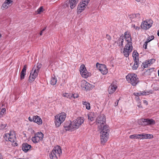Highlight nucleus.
<instances>
[{"label": "nucleus", "mask_w": 159, "mask_h": 159, "mask_svg": "<svg viewBox=\"0 0 159 159\" xmlns=\"http://www.w3.org/2000/svg\"><path fill=\"white\" fill-rule=\"evenodd\" d=\"M84 122V119L83 117H78L70 123L65 124L64 128L66 130L73 131L80 127Z\"/></svg>", "instance_id": "f257e3e1"}, {"label": "nucleus", "mask_w": 159, "mask_h": 159, "mask_svg": "<svg viewBox=\"0 0 159 159\" xmlns=\"http://www.w3.org/2000/svg\"><path fill=\"white\" fill-rule=\"evenodd\" d=\"M126 45L124 49L123 54L125 56L127 57L133 50L132 43L130 35L128 32L125 33Z\"/></svg>", "instance_id": "f03ea898"}, {"label": "nucleus", "mask_w": 159, "mask_h": 159, "mask_svg": "<svg viewBox=\"0 0 159 159\" xmlns=\"http://www.w3.org/2000/svg\"><path fill=\"white\" fill-rule=\"evenodd\" d=\"M41 67V65L40 63H38L34 66L33 68L29 77V81L30 82L33 81L38 75L40 69Z\"/></svg>", "instance_id": "7ed1b4c3"}, {"label": "nucleus", "mask_w": 159, "mask_h": 159, "mask_svg": "<svg viewBox=\"0 0 159 159\" xmlns=\"http://www.w3.org/2000/svg\"><path fill=\"white\" fill-rule=\"evenodd\" d=\"M66 114L64 112H61L55 116L54 123L56 126L59 127L65 120Z\"/></svg>", "instance_id": "20e7f679"}, {"label": "nucleus", "mask_w": 159, "mask_h": 159, "mask_svg": "<svg viewBox=\"0 0 159 159\" xmlns=\"http://www.w3.org/2000/svg\"><path fill=\"white\" fill-rule=\"evenodd\" d=\"M126 77L128 82L134 86H136L139 82V79L135 74L133 73L129 74Z\"/></svg>", "instance_id": "39448f33"}, {"label": "nucleus", "mask_w": 159, "mask_h": 159, "mask_svg": "<svg viewBox=\"0 0 159 159\" xmlns=\"http://www.w3.org/2000/svg\"><path fill=\"white\" fill-rule=\"evenodd\" d=\"M96 121L98 125V129H102L104 126H107L106 124L105 116L103 114L98 116L96 118Z\"/></svg>", "instance_id": "423d86ee"}, {"label": "nucleus", "mask_w": 159, "mask_h": 159, "mask_svg": "<svg viewBox=\"0 0 159 159\" xmlns=\"http://www.w3.org/2000/svg\"><path fill=\"white\" fill-rule=\"evenodd\" d=\"M4 138L6 141L14 143V145L17 146V143L15 142L16 139V135L14 131H11L9 133L5 134Z\"/></svg>", "instance_id": "0eeeda50"}, {"label": "nucleus", "mask_w": 159, "mask_h": 159, "mask_svg": "<svg viewBox=\"0 0 159 159\" xmlns=\"http://www.w3.org/2000/svg\"><path fill=\"white\" fill-rule=\"evenodd\" d=\"M80 71L81 76L84 78H87L91 75V73L87 70L84 64L81 65Z\"/></svg>", "instance_id": "6e6552de"}, {"label": "nucleus", "mask_w": 159, "mask_h": 159, "mask_svg": "<svg viewBox=\"0 0 159 159\" xmlns=\"http://www.w3.org/2000/svg\"><path fill=\"white\" fill-rule=\"evenodd\" d=\"M43 137V134L41 132H39L34 134L31 140L34 143H36L42 141Z\"/></svg>", "instance_id": "1a4fd4ad"}, {"label": "nucleus", "mask_w": 159, "mask_h": 159, "mask_svg": "<svg viewBox=\"0 0 159 159\" xmlns=\"http://www.w3.org/2000/svg\"><path fill=\"white\" fill-rule=\"evenodd\" d=\"M81 86L83 90L85 91L92 89L94 87L93 85L90 84L84 80H82Z\"/></svg>", "instance_id": "9d476101"}, {"label": "nucleus", "mask_w": 159, "mask_h": 159, "mask_svg": "<svg viewBox=\"0 0 159 159\" xmlns=\"http://www.w3.org/2000/svg\"><path fill=\"white\" fill-rule=\"evenodd\" d=\"M152 23L153 21L151 20H148L144 21L141 24V28L143 30H147L151 27Z\"/></svg>", "instance_id": "9b49d317"}, {"label": "nucleus", "mask_w": 159, "mask_h": 159, "mask_svg": "<svg viewBox=\"0 0 159 159\" xmlns=\"http://www.w3.org/2000/svg\"><path fill=\"white\" fill-rule=\"evenodd\" d=\"M96 66L103 75H105L107 73L108 70L105 65L97 63L96 64Z\"/></svg>", "instance_id": "f8f14e48"}, {"label": "nucleus", "mask_w": 159, "mask_h": 159, "mask_svg": "<svg viewBox=\"0 0 159 159\" xmlns=\"http://www.w3.org/2000/svg\"><path fill=\"white\" fill-rule=\"evenodd\" d=\"M100 131V135H102L103 136H108L109 135V127L108 126H104L102 129H98Z\"/></svg>", "instance_id": "ddd939ff"}, {"label": "nucleus", "mask_w": 159, "mask_h": 159, "mask_svg": "<svg viewBox=\"0 0 159 159\" xmlns=\"http://www.w3.org/2000/svg\"><path fill=\"white\" fill-rule=\"evenodd\" d=\"M117 88V85L116 82H113L109 86L108 92L109 94L113 93L116 90Z\"/></svg>", "instance_id": "4468645a"}, {"label": "nucleus", "mask_w": 159, "mask_h": 159, "mask_svg": "<svg viewBox=\"0 0 159 159\" xmlns=\"http://www.w3.org/2000/svg\"><path fill=\"white\" fill-rule=\"evenodd\" d=\"M12 0H6L2 6V9H7L12 5Z\"/></svg>", "instance_id": "2eb2a0df"}, {"label": "nucleus", "mask_w": 159, "mask_h": 159, "mask_svg": "<svg viewBox=\"0 0 159 159\" xmlns=\"http://www.w3.org/2000/svg\"><path fill=\"white\" fill-rule=\"evenodd\" d=\"M129 18L132 21H138L140 19V14L139 13L132 14L130 15Z\"/></svg>", "instance_id": "dca6fc26"}, {"label": "nucleus", "mask_w": 159, "mask_h": 159, "mask_svg": "<svg viewBox=\"0 0 159 159\" xmlns=\"http://www.w3.org/2000/svg\"><path fill=\"white\" fill-rule=\"evenodd\" d=\"M52 150L58 157H59L61 154V150L59 146H56Z\"/></svg>", "instance_id": "f3484780"}, {"label": "nucleus", "mask_w": 159, "mask_h": 159, "mask_svg": "<svg viewBox=\"0 0 159 159\" xmlns=\"http://www.w3.org/2000/svg\"><path fill=\"white\" fill-rule=\"evenodd\" d=\"M86 7V6L83 4L80 3L78 6L77 10V13L78 14H80L85 9Z\"/></svg>", "instance_id": "a211bd4d"}, {"label": "nucleus", "mask_w": 159, "mask_h": 159, "mask_svg": "<svg viewBox=\"0 0 159 159\" xmlns=\"http://www.w3.org/2000/svg\"><path fill=\"white\" fill-rule=\"evenodd\" d=\"M149 94V92H146V91L140 92L139 93H134V94L135 96H136V99L137 100H139V98L138 97V96H140L141 95H148Z\"/></svg>", "instance_id": "6ab92c4d"}, {"label": "nucleus", "mask_w": 159, "mask_h": 159, "mask_svg": "<svg viewBox=\"0 0 159 159\" xmlns=\"http://www.w3.org/2000/svg\"><path fill=\"white\" fill-rule=\"evenodd\" d=\"M144 125H153L155 124V121L152 119H143Z\"/></svg>", "instance_id": "aec40b11"}, {"label": "nucleus", "mask_w": 159, "mask_h": 159, "mask_svg": "<svg viewBox=\"0 0 159 159\" xmlns=\"http://www.w3.org/2000/svg\"><path fill=\"white\" fill-rule=\"evenodd\" d=\"M78 1L79 0H69V3L71 9H73L76 6Z\"/></svg>", "instance_id": "412c9836"}, {"label": "nucleus", "mask_w": 159, "mask_h": 159, "mask_svg": "<svg viewBox=\"0 0 159 159\" xmlns=\"http://www.w3.org/2000/svg\"><path fill=\"white\" fill-rule=\"evenodd\" d=\"M31 148V145L27 143H24L22 145V149L25 152H27Z\"/></svg>", "instance_id": "4be33fe9"}, {"label": "nucleus", "mask_w": 159, "mask_h": 159, "mask_svg": "<svg viewBox=\"0 0 159 159\" xmlns=\"http://www.w3.org/2000/svg\"><path fill=\"white\" fill-rule=\"evenodd\" d=\"M27 66L26 65L24 66L23 69H22L20 73V79L21 80L24 79L25 76L26 74V70Z\"/></svg>", "instance_id": "5701e85b"}, {"label": "nucleus", "mask_w": 159, "mask_h": 159, "mask_svg": "<svg viewBox=\"0 0 159 159\" xmlns=\"http://www.w3.org/2000/svg\"><path fill=\"white\" fill-rule=\"evenodd\" d=\"M34 122L38 125H41L42 123V121L41 118L38 116H34Z\"/></svg>", "instance_id": "b1692460"}, {"label": "nucleus", "mask_w": 159, "mask_h": 159, "mask_svg": "<svg viewBox=\"0 0 159 159\" xmlns=\"http://www.w3.org/2000/svg\"><path fill=\"white\" fill-rule=\"evenodd\" d=\"M108 138V136H103L102 135H100V141L101 143L104 145L107 142Z\"/></svg>", "instance_id": "393cba45"}, {"label": "nucleus", "mask_w": 159, "mask_h": 159, "mask_svg": "<svg viewBox=\"0 0 159 159\" xmlns=\"http://www.w3.org/2000/svg\"><path fill=\"white\" fill-rule=\"evenodd\" d=\"M95 117V114L93 112H90L88 114V119L91 121H92L94 120Z\"/></svg>", "instance_id": "a878e982"}, {"label": "nucleus", "mask_w": 159, "mask_h": 159, "mask_svg": "<svg viewBox=\"0 0 159 159\" xmlns=\"http://www.w3.org/2000/svg\"><path fill=\"white\" fill-rule=\"evenodd\" d=\"M49 156L51 159H57L58 157L52 150L49 153Z\"/></svg>", "instance_id": "bb28decb"}, {"label": "nucleus", "mask_w": 159, "mask_h": 159, "mask_svg": "<svg viewBox=\"0 0 159 159\" xmlns=\"http://www.w3.org/2000/svg\"><path fill=\"white\" fill-rule=\"evenodd\" d=\"M125 38L124 37L121 36L119 38L118 40V43L119 46H122L123 45V43L125 39Z\"/></svg>", "instance_id": "cd10ccee"}, {"label": "nucleus", "mask_w": 159, "mask_h": 159, "mask_svg": "<svg viewBox=\"0 0 159 159\" xmlns=\"http://www.w3.org/2000/svg\"><path fill=\"white\" fill-rule=\"evenodd\" d=\"M132 55L134 61H139L138 54L136 51H134Z\"/></svg>", "instance_id": "c85d7f7f"}, {"label": "nucleus", "mask_w": 159, "mask_h": 159, "mask_svg": "<svg viewBox=\"0 0 159 159\" xmlns=\"http://www.w3.org/2000/svg\"><path fill=\"white\" fill-rule=\"evenodd\" d=\"M82 104L84 106H85L86 107V108L87 109L89 110L90 109V104L89 102L83 101H82Z\"/></svg>", "instance_id": "c756f323"}, {"label": "nucleus", "mask_w": 159, "mask_h": 159, "mask_svg": "<svg viewBox=\"0 0 159 159\" xmlns=\"http://www.w3.org/2000/svg\"><path fill=\"white\" fill-rule=\"evenodd\" d=\"M57 81V79L55 77H52L51 79V84L52 85H54L56 84Z\"/></svg>", "instance_id": "7c9ffc66"}, {"label": "nucleus", "mask_w": 159, "mask_h": 159, "mask_svg": "<svg viewBox=\"0 0 159 159\" xmlns=\"http://www.w3.org/2000/svg\"><path fill=\"white\" fill-rule=\"evenodd\" d=\"M138 61H134V63L132 66L133 69L135 70L138 68L139 66Z\"/></svg>", "instance_id": "2f4dec72"}, {"label": "nucleus", "mask_w": 159, "mask_h": 159, "mask_svg": "<svg viewBox=\"0 0 159 159\" xmlns=\"http://www.w3.org/2000/svg\"><path fill=\"white\" fill-rule=\"evenodd\" d=\"M62 96L65 97L70 99H71L72 98V95H71V94H69L67 93H64L62 94Z\"/></svg>", "instance_id": "473e14b6"}, {"label": "nucleus", "mask_w": 159, "mask_h": 159, "mask_svg": "<svg viewBox=\"0 0 159 159\" xmlns=\"http://www.w3.org/2000/svg\"><path fill=\"white\" fill-rule=\"evenodd\" d=\"M89 1L90 0H82L80 3L83 4L85 6L87 7Z\"/></svg>", "instance_id": "72a5a7b5"}, {"label": "nucleus", "mask_w": 159, "mask_h": 159, "mask_svg": "<svg viewBox=\"0 0 159 159\" xmlns=\"http://www.w3.org/2000/svg\"><path fill=\"white\" fill-rule=\"evenodd\" d=\"M139 134H133L129 136V137L130 139H139Z\"/></svg>", "instance_id": "f704fd0d"}, {"label": "nucleus", "mask_w": 159, "mask_h": 159, "mask_svg": "<svg viewBox=\"0 0 159 159\" xmlns=\"http://www.w3.org/2000/svg\"><path fill=\"white\" fill-rule=\"evenodd\" d=\"M6 109L4 108H2L0 112V117L2 116L3 115L5 114Z\"/></svg>", "instance_id": "c9c22d12"}, {"label": "nucleus", "mask_w": 159, "mask_h": 159, "mask_svg": "<svg viewBox=\"0 0 159 159\" xmlns=\"http://www.w3.org/2000/svg\"><path fill=\"white\" fill-rule=\"evenodd\" d=\"M43 7H41L39 8L37 11L36 12L37 14H40L42 12H43Z\"/></svg>", "instance_id": "e433bc0d"}, {"label": "nucleus", "mask_w": 159, "mask_h": 159, "mask_svg": "<svg viewBox=\"0 0 159 159\" xmlns=\"http://www.w3.org/2000/svg\"><path fill=\"white\" fill-rule=\"evenodd\" d=\"M153 138V135L152 134H146L145 135V139H150Z\"/></svg>", "instance_id": "4c0bfd02"}, {"label": "nucleus", "mask_w": 159, "mask_h": 159, "mask_svg": "<svg viewBox=\"0 0 159 159\" xmlns=\"http://www.w3.org/2000/svg\"><path fill=\"white\" fill-rule=\"evenodd\" d=\"M147 62H148V60L146 61L145 62H144L143 63V67H144V68H147L149 66H150V64H149V63Z\"/></svg>", "instance_id": "58836bf2"}, {"label": "nucleus", "mask_w": 159, "mask_h": 159, "mask_svg": "<svg viewBox=\"0 0 159 159\" xmlns=\"http://www.w3.org/2000/svg\"><path fill=\"white\" fill-rule=\"evenodd\" d=\"M154 39V36L152 35L150 36L148 38V39H147V40L146 42H147V43H149L150 41L153 40Z\"/></svg>", "instance_id": "ea45409f"}, {"label": "nucleus", "mask_w": 159, "mask_h": 159, "mask_svg": "<svg viewBox=\"0 0 159 159\" xmlns=\"http://www.w3.org/2000/svg\"><path fill=\"white\" fill-rule=\"evenodd\" d=\"M145 134L143 133L142 134H139V139H145V138H144L145 137V135H146Z\"/></svg>", "instance_id": "a19ab883"}, {"label": "nucleus", "mask_w": 159, "mask_h": 159, "mask_svg": "<svg viewBox=\"0 0 159 159\" xmlns=\"http://www.w3.org/2000/svg\"><path fill=\"white\" fill-rule=\"evenodd\" d=\"M138 123L139 125H144V122H143V119H140L138 120Z\"/></svg>", "instance_id": "79ce46f5"}, {"label": "nucleus", "mask_w": 159, "mask_h": 159, "mask_svg": "<svg viewBox=\"0 0 159 159\" xmlns=\"http://www.w3.org/2000/svg\"><path fill=\"white\" fill-rule=\"evenodd\" d=\"M148 62L149 63V64H150V65H151L155 62V60L154 59H151L149 60H148Z\"/></svg>", "instance_id": "37998d69"}, {"label": "nucleus", "mask_w": 159, "mask_h": 159, "mask_svg": "<svg viewBox=\"0 0 159 159\" xmlns=\"http://www.w3.org/2000/svg\"><path fill=\"white\" fill-rule=\"evenodd\" d=\"M132 27L136 30H139V26H135L134 25H133Z\"/></svg>", "instance_id": "c03bdc74"}, {"label": "nucleus", "mask_w": 159, "mask_h": 159, "mask_svg": "<svg viewBox=\"0 0 159 159\" xmlns=\"http://www.w3.org/2000/svg\"><path fill=\"white\" fill-rule=\"evenodd\" d=\"M71 95H72V97L74 98H77L79 97V95L77 94H71Z\"/></svg>", "instance_id": "a18cd8bd"}, {"label": "nucleus", "mask_w": 159, "mask_h": 159, "mask_svg": "<svg viewBox=\"0 0 159 159\" xmlns=\"http://www.w3.org/2000/svg\"><path fill=\"white\" fill-rule=\"evenodd\" d=\"M34 116H33V117H29V120L30 121H34Z\"/></svg>", "instance_id": "49530a36"}, {"label": "nucleus", "mask_w": 159, "mask_h": 159, "mask_svg": "<svg viewBox=\"0 0 159 159\" xmlns=\"http://www.w3.org/2000/svg\"><path fill=\"white\" fill-rule=\"evenodd\" d=\"M6 124H2L1 126H0V128L1 129H3L6 127Z\"/></svg>", "instance_id": "de8ad7c7"}, {"label": "nucleus", "mask_w": 159, "mask_h": 159, "mask_svg": "<svg viewBox=\"0 0 159 159\" xmlns=\"http://www.w3.org/2000/svg\"><path fill=\"white\" fill-rule=\"evenodd\" d=\"M148 43H147V42H146L143 45V48L145 49H146L147 48V45Z\"/></svg>", "instance_id": "09e8293b"}, {"label": "nucleus", "mask_w": 159, "mask_h": 159, "mask_svg": "<svg viewBox=\"0 0 159 159\" xmlns=\"http://www.w3.org/2000/svg\"><path fill=\"white\" fill-rule=\"evenodd\" d=\"M106 38L108 40H110L111 39V37L110 35L107 34L106 35Z\"/></svg>", "instance_id": "8fccbe9b"}, {"label": "nucleus", "mask_w": 159, "mask_h": 159, "mask_svg": "<svg viewBox=\"0 0 159 159\" xmlns=\"http://www.w3.org/2000/svg\"><path fill=\"white\" fill-rule=\"evenodd\" d=\"M143 103L146 105H148V102L147 101L145 100H143Z\"/></svg>", "instance_id": "3c124183"}, {"label": "nucleus", "mask_w": 159, "mask_h": 159, "mask_svg": "<svg viewBox=\"0 0 159 159\" xmlns=\"http://www.w3.org/2000/svg\"><path fill=\"white\" fill-rule=\"evenodd\" d=\"M46 28H45L44 29H43L40 32V35H41L42 34V33L43 32L44 30Z\"/></svg>", "instance_id": "603ef678"}, {"label": "nucleus", "mask_w": 159, "mask_h": 159, "mask_svg": "<svg viewBox=\"0 0 159 159\" xmlns=\"http://www.w3.org/2000/svg\"><path fill=\"white\" fill-rule=\"evenodd\" d=\"M0 159H3L2 157L1 154H0Z\"/></svg>", "instance_id": "864d4df0"}, {"label": "nucleus", "mask_w": 159, "mask_h": 159, "mask_svg": "<svg viewBox=\"0 0 159 159\" xmlns=\"http://www.w3.org/2000/svg\"><path fill=\"white\" fill-rule=\"evenodd\" d=\"M157 34V35H158V36H159V30H158V31Z\"/></svg>", "instance_id": "5fc2aeb1"}, {"label": "nucleus", "mask_w": 159, "mask_h": 159, "mask_svg": "<svg viewBox=\"0 0 159 159\" xmlns=\"http://www.w3.org/2000/svg\"><path fill=\"white\" fill-rule=\"evenodd\" d=\"M138 106H139V107H142V106H141V105H139Z\"/></svg>", "instance_id": "6e6d98bb"}, {"label": "nucleus", "mask_w": 159, "mask_h": 159, "mask_svg": "<svg viewBox=\"0 0 159 159\" xmlns=\"http://www.w3.org/2000/svg\"><path fill=\"white\" fill-rule=\"evenodd\" d=\"M20 159H29L27 158H20Z\"/></svg>", "instance_id": "4d7b16f0"}, {"label": "nucleus", "mask_w": 159, "mask_h": 159, "mask_svg": "<svg viewBox=\"0 0 159 159\" xmlns=\"http://www.w3.org/2000/svg\"><path fill=\"white\" fill-rule=\"evenodd\" d=\"M158 76H159V70H158Z\"/></svg>", "instance_id": "13d9d810"}, {"label": "nucleus", "mask_w": 159, "mask_h": 159, "mask_svg": "<svg viewBox=\"0 0 159 159\" xmlns=\"http://www.w3.org/2000/svg\"><path fill=\"white\" fill-rule=\"evenodd\" d=\"M65 5H66V7L68 6L67 4L66 3Z\"/></svg>", "instance_id": "bf43d9fd"}, {"label": "nucleus", "mask_w": 159, "mask_h": 159, "mask_svg": "<svg viewBox=\"0 0 159 159\" xmlns=\"http://www.w3.org/2000/svg\"><path fill=\"white\" fill-rule=\"evenodd\" d=\"M1 34H0V38H1Z\"/></svg>", "instance_id": "052dcab7"}]
</instances>
